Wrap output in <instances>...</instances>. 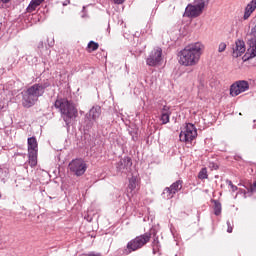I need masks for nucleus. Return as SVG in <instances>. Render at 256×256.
I'll list each match as a JSON object with an SVG mask.
<instances>
[{
    "mask_svg": "<svg viewBox=\"0 0 256 256\" xmlns=\"http://www.w3.org/2000/svg\"><path fill=\"white\" fill-rule=\"evenodd\" d=\"M51 87V80L44 79L38 83L29 86L21 92L22 106L25 109H31L39 101V97H43L45 92Z\"/></svg>",
    "mask_w": 256,
    "mask_h": 256,
    "instance_id": "obj_1",
    "label": "nucleus"
},
{
    "mask_svg": "<svg viewBox=\"0 0 256 256\" xmlns=\"http://www.w3.org/2000/svg\"><path fill=\"white\" fill-rule=\"evenodd\" d=\"M201 47H203V45L200 42L186 46L178 53L179 64L184 67H193L194 65H197L199 59H201Z\"/></svg>",
    "mask_w": 256,
    "mask_h": 256,
    "instance_id": "obj_2",
    "label": "nucleus"
},
{
    "mask_svg": "<svg viewBox=\"0 0 256 256\" xmlns=\"http://www.w3.org/2000/svg\"><path fill=\"white\" fill-rule=\"evenodd\" d=\"M54 107L59 109L61 117L65 122L67 129H69L71 127V123H73L74 119H77V116L79 115V111L77 110V107H75V103L67 98H60L55 101Z\"/></svg>",
    "mask_w": 256,
    "mask_h": 256,
    "instance_id": "obj_3",
    "label": "nucleus"
},
{
    "mask_svg": "<svg viewBox=\"0 0 256 256\" xmlns=\"http://www.w3.org/2000/svg\"><path fill=\"white\" fill-rule=\"evenodd\" d=\"M149 241H151V233L146 232L130 240L126 245V248L118 249L117 253L118 255H124V256L131 255L133 251H139V249L145 247V245H147Z\"/></svg>",
    "mask_w": 256,
    "mask_h": 256,
    "instance_id": "obj_4",
    "label": "nucleus"
},
{
    "mask_svg": "<svg viewBox=\"0 0 256 256\" xmlns=\"http://www.w3.org/2000/svg\"><path fill=\"white\" fill-rule=\"evenodd\" d=\"M197 138V128L195 124L187 123L184 130L180 132L179 139L182 143H192Z\"/></svg>",
    "mask_w": 256,
    "mask_h": 256,
    "instance_id": "obj_5",
    "label": "nucleus"
},
{
    "mask_svg": "<svg viewBox=\"0 0 256 256\" xmlns=\"http://www.w3.org/2000/svg\"><path fill=\"white\" fill-rule=\"evenodd\" d=\"M68 169L70 173H73L76 177H81L85 175V171H87V163H85L84 159L76 158L69 163Z\"/></svg>",
    "mask_w": 256,
    "mask_h": 256,
    "instance_id": "obj_6",
    "label": "nucleus"
},
{
    "mask_svg": "<svg viewBox=\"0 0 256 256\" xmlns=\"http://www.w3.org/2000/svg\"><path fill=\"white\" fill-rule=\"evenodd\" d=\"M245 91H249V82L246 80H237L230 86L231 97H237L241 93H245Z\"/></svg>",
    "mask_w": 256,
    "mask_h": 256,
    "instance_id": "obj_7",
    "label": "nucleus"
},
{
    "mask_svg": "<svg viewBox=\"0 0 256 256\" xmlns=\"http://www.w3.org/2000/svg\"><path fill=\"white\" fill-rule=\"evenodd\" d=\"M163 61V50L161 48L153 49L146 59L148 67H157Z\"/></svg>",
    "mask_w": 256,
    "mask_h": 256,
    "instance_id": "obj_8",
    "label": "nucleus"
},
{
    "mask_svg": "<svg viewBox=\"0 0 256 256\" xmlns=\"http://www.w3.org/2000/svg\"><path fill=\"white\" fill-rule=\"evenodd\" d=\"M251 38L248 39V45L249 49L247 53L244 55V61H249V59H253L256 57V24L255 26L251 29Z\"/></svg>",
    "mask_w": 256,
    "mask_h": 256,
    "instance_id": "obj_9",
    "label": "nucleus"
},
{
    "mask_svg": "<svg viewBox=\"0 0 256 256\" xmlns=\"http://www.w3.org/2000/svg\"><path fill=\"white\" fill-rule=\"evenodd\" d=\"M133 167V160L129 156H125L116 163V171L118 173H129Z\"/></svg>",
    "mask_w": 256,
    "mask_h": 256,
    "instance_id": "obj_10",
    "label": "nucleus"
},
{
    "mask_svg": "<svg viewBox=\"0 0 256 256\" xmlns=\"http://www.w3.org/2000/svg\"><path fill=\"white\" fill-rule=\"evenodd\" d=\"M203 3L201 4H197L194 3V5L189 4L186 7V15L187 17H199V15H201V13H203Z\"/></svg>",
    "mask_w": 256,
    "mask_h": 256,
    "instance_id": "obj_11",
    "label": "nucleus"
},
{
    "mask_svg": "<svg viewBox=\"0 0 256 256\" xmlns=\"http://www.w3.org/2000/svg\"><path fill=\"white\" fill-rule=\"evenodd\" d=\"M245 42L243 40H237L236 46L233 48V57H241L245 53Z\"/></svg>",
    "mask_w": 256,
    "mask_h": 256,
    "instance_id": "obj_12",
    "label": "nucleus"
},
{
    "mask_svg": "<svg viewBox=\"0 0 256 256\" xmlns=\"http://www.w3.org/2000/svg\"><path fill=\"white\" fill-rule=\"evenodd\" d=\"M86 117L92 119V121H96L101 117V106L95 105L93 106L88 113H86Z\"/></svg>",
    "mask_w": 256,
    "mask_h": 256,
    "instance_id": "obj_13",
    "label": "nucleus"
},
{
    "mask_svg": "<svg viewBox=\"0 0 256 256\" xmlns=\"http://www.w3.org/2000/svg\"><path fill=\"white\" fill-rule=\"evenodd\" d=\"M27 144H28V152L39 151V144L37 143V138L35 136L28 138Z\"/></svg>",
    "mask_w": 256,
    "mask_h": 256,
    "instance_id": "obj_14",
    "label": "nucleus"
},
{
    "mask_svg": "<svg viewBox=\"0 0 256 256\" xmlns=\"http://www.w3.org/2000/svg\"><path fill=\"white\" fill-rule=\"evenodd\" d=\"M39 151H30L28 152V163L30 167H37V153Z\"/></svg>",
    "mask_w": 256,
    "mask_h": 256,
    "instance_id": "obj_15",
    "label": "nucleus"
},
{
    "mask_svg": "<svg viewBox=\"0 0 256 256\" xmlns=\"http://www.w3.org/2000/svg\"><path fill=\"white\" fill-rule=\"evenodd\" d=\"M93 125H95V120H93V118H89L85 115V120H84V131L89 133V131H91V129H93Z\"/></svg>",
    "mask_w": 256,
    "mask_h": 256,
    "instance_id": "obj_16",
    "label": "nucleus"
},
{
    "mask_svg": "<svg viewBox=\"0 0 256 256\" xmlns=\"http://www.w3.org/2000/svg\"><path fill=\"white\" fill-rule=\"evenodd\" d=\"M176 193L173 191L171 187H166L162 192L163 199L169 200L175 197Z\"/></svg>",
    "mask_w": 256,
    "mask_h": 256,
    "instance_id": "obj_17",
    "label": "nucleus"
},
{
    "mask_svg": "<svg viewBox=\"0 0 256 256\" xmlns=\"http://www.w3.org/2000/svg\"><path fill=\"white\" fill-rule=\"evenodd\" d=\"M137 176L132 175L131 178H129V184H128V191H130V193H133V191H135V189H137Z\"/></svg>",
    "mask_w": 256,
    "mask_h": 256,
    "instance_id": "obj_18",
    "label": "nucleus"
},
{
    "mask_svg": "<svg viewBox=\"0 0 256 256\" xmlns=\"http://www.w3.org/2000/svg\"><path fill=\"white\" fill-rule=\"evenodd\" d=\"M211 203H214V207H213L214 215H216V217H219L222 211L221 202H219V200L212 199Z\"/></svg>",
    "mask_w": 256,
    "mask_h": 256,
    "instance_id": "obj_19",
    "label": "nucleus"
},
{
    "mask_svg": "<svg viewBox=\"0 0 256 256\" xmlns=\"http://www.w3.org/2000/svg\"><path fill=\"white\" fill-rule=\"evenodd\" d=\"M170 188L176 194L179 193V191H181V189H183V180H177L176 182L172 183L170 185Z\"/></svg>",
    "mask_w": 256,
    "mask_h": 256,
    "instance_id": "obj_20",
    "label": "nucleus"
},
{
    "mask_svg": "<svg viewBox=\"0 0 256 256\" xmlns=\"http://www.w3.org/2000/svg\"><path fill=\"white\" fill-rule=\"evenodd\" d=\"M39 3H37L35 0H31L28 7L26 8L27 13H33L37 7H39Z\"/></svg>",
    "mask_w": 256,
    "mask_h": 256,
    "instance_id": "obj_21",
    "label": "nucleus"
},
{
    "mask_svg": "<svg viewBox=\"0 0 256 256\" xmlns=\"http://www.w3.org/2000/svg\"><path fill=\"white\" fill-rule=\"evenodd\" d=\"M170 119H171V114L161 113L160 121H161L162 125H167V123H169Z\"/></svg>",
    "mask_w": 256,
    "mask_h": 256,
    "instance_id": "obj_22",
    "label": "nucleus"
},
{
    "mask_svg": "<svg viewBox=\"0 0 256 256\" xmlns=\"http://www.w3.org/2000/svg\"><path fill=\"white\" fill-rule=\"evenodd\" d=\"M88 51L89 53L93 52V51H97V49H99V43L95 42V41H90L88 43Z\"/></svg>",
    "mask_w": 256,
    "mask_h": 256,
    "instance_id": "obj_23",
    "label": "nucleus"
},
{
    "mask_svg": "<svg viewBox=\"0 0 256 256\" xmlns=\"http://www.w3.org/2000/svg\"><path fill=\"white\" fill-rule=\"evenodd\" d=\"M198 179H201V181H203V179H209V174H207V169L206 168H202L199 171Z\"/></svg>",
    "mask_w": 256,
    "mask_h": 256,
    "instance_id": "obj_24",
    "label": "nucleus"
},
{
    "mask_svg": "<svg viewBox=\"0 0 256 256\" xmlns=\"http://www.w3.org/2000/svg\"><path fill=\"white\" fill-rule=\"evenodd\" d=\"M256 9V0H252L245 8L246 11L253 13Z\"/></svg>",
    "mask_w": 256,
    "mask_h": 256,
    "instance_id": "obj_25",
    "label": "nucleus"
},
{
    "mask_svg": "<svg viewBox=\"0 0 256 256\" xmlns=\"http://www.w3.org/2000/svg\"><path fill=\"white\" fill-rule=\"evenodd\" d=\"M129 135L132 137V141L137 142L139 140V134L137 133V130H129Z\"/></svg>",
    "mask_w": 256,
    "mask_h": 256,
    "instance_id": "obj_26",
    "label": "nucleus"
},
{
    "mask_svg": "<svg viewBox=\"0 0 256 256\" xmlns=\"http://www.w3.org/2000/svg\"><path fill=\"white\" fill-rule=\"evenodd\" d=\"M153 252L157 251L159 249V238H154V241L152 242Z\"/></svg>",
    "mask_w": 256,
    "mask_h": 256,
    "instance_id": "obj_27",
    "label": "nucleus"
},
{
    "mask_svg": "<svg viewBox=\"0 0 256 256\" xmlns=\"http://www.w3.org/2000/svg\"><path fill=\"white\" fill-rule=\"evenodd\" d=\"M227 185H229V187H231L233 193H235V191H237L239 188L233 184V182L231 180H226Z\"/></svg>",
    "mask_w": 256,
    "mask_h": 256,
    "instance_id": "obj_28",
    "label": "nucleus"
},
{
    "mask_svg": "<svg viewBox=\"0 0 256 256\" xmlns=\"http://www.w3.org/2000/svg\"><path fill=\"white\" fill-rule=\"evenodd\" d=\"M225 49H227V44H225V42H221L218 47L219 53H223V51H225Z\"/></svg>",
    "mask_w": 256,
    "mask_h": 256,
    "instance_id": "obj_29",
    "label": "nucleus"
},
{
    "mask_svg": "<svg viewBox=\"0 0 256 256\" xmlns=\"http://www.w3.org/2000/svg\"><path fill=\"white\" fill-rule=\"evenodd\" d=\"M161 113L171 114V106L164 105L161 109Z\"/></svg>",
    "mask_w": 256,
    "mask_h": 256,
    "instance_id": "obj_30",
    "label": "nucleus"
},
{
    "mask_svg": "<svg viewBox=\"0 0 256 256\" xmlns=\"http://www.w3.org/2000/svg\"><path fill=\"white\" fill-rule=\"evenodd\" d=\"M209 167H210V169L217 171V169H219V164H217L215 162H210Z\"/></svg>",
    "mask_w": 256,
    "mask_h": 256,
    "instance_id": "obj_31",
    "label": "nucleus"
},
{
    "mask_svg": "<svg viewBox=\"0 0 256 256\" xmlns=\"http://www.w3.org/2000/svg\"><path fill=\"white\" fill-rule=\"evenodd\" d=\"M227 233H233V226L230 221H227Z\"/></svg>",
    "mask_w": 256,
    "mask_h": 256,
    "instance_id": "obj_32",
    "label": "nucleus"
},
{
    "mask_svg": "<svg viewBox=\"0 0 256 256\" xmlns=\"http://www.w3.org/2000/svg\"><path fill=\"white\" fill-rule=\"evenodd\" d=\"M249 17H251L250 11H249V10H245L243 19H244L245 21H247V19H248Z\"/></svg>",
    "mask_w": 256,
    "mask_h": 256,
    "instance_id": "obj_33",
    "label": "nucleus"
},
{
    "mask_svg": "<svg viewBox=\"0 0 256 256\" xmlns=\"http://www.w3.org/2000/svg\"><path fill=\"white\" fill-rule=\"evenodd\" d=\"M194 3L201 5V3L203 4V8H205V0H194Z\"/></svg>",
    "mask_w": 256,
    "mask_h": 256,
    "instance_id": "obj_34",
    "label": "nucleus"
},
{
    "mask_svg": "<svg viewBox=\"0 0 256 256\" xmlns=\"http://www.w3.org/2000/svg\"><path fill=\"white\" fill-rule=\"evenodd\" d=\"M115 5H123L125 3V0H113Z\"/></svg>",
    "mask_w": 256,
    "mask_h": 256,
    "instance_id": "obj_35",
    "label": "nucleus"
},
{
    "mask_svg": "<svg viewBox=\"0 0 256 256\" xmlns=\"http://www.w3.org/2000/svg\"><path fill=\"white\" fill-rule=\"evenodd\" d=\"M69 3H71V1H69V0H64V1L62 2V5H63V7H67V5H69Z\"/></svg>",
    "mask_w": 256,
    "mask_h": 256,
    "instance_id": "obj_36",
    "label": "nucleus"
},
{
    "mask_svg": "<svg viewBox=\"0 0 256 256\" xmlns=\"http://www.w3.org/2000/svg\"><path fill=\"white\" fill-rule=\"evenodd\" d=\"M87 256H101V253L90 252Z\"/></svg>",
    "mask_w": 256,
    "mask_h": 256,
    "instance_id": "obj_37",
    "label": "nucleus"
},
{
    "mask_svg": "<svg viewBox=\"0 0 256 256\" xmlns=\"http://www.w3.org/2000/svg\"><path fill=\"white\" fill-rule=\"evenodd\" d=\"M82 18H85V17H87V14L85 13V6H83V8H82Z\"/></svg>",
    "mask_w": 256,
    "mask_h": 256,
    "instance_id": "obj_38",
    "label": "nucleus"
},
{
    "mask_svg": "<svg viewBox=\"0 0 256 256\" xmlns=\"http://www.w3.org/2000/svg\"><path fill=\"white\" fill-rule=\"evenodd\" d=\"M38 49H43V41H40L38 44Z\"/></svg>",
    "mask_w": 256,
    "mask_h": 256,
    "instance_id": "obj_39",
    "label": "nucleus"
},
{
    "mask_svg": "<svg viewBox=\"0 0 256 256\" xmlns=\"http://www.w3.org/2000/svg\"><path fill=\"white\" fill-rule=\"evenodd\" d=\"M234 159H235V161H239V160L241 159V156L235 155V156H234Z\"/></svg>",
    "mask_w": 256,
    "mask_h": 256,
    "instance_id": "obj_40",
    "label": "nucleus"
},
{
    "mask_svg": "<svg viewBox=\"0 0 256 256\" xmlns=\"http://www.w3.org/2000/svg\"><path fill=\"white\" fill-rule=\"evenodd\" d=\"M34 1L37 2L38 5H41V3H43V1H45V0H34Z\"/></svg>",
    "mask_w": 256,
    "mask_h": 256,
    "instance_id": "obj_41",
    "label": "nucleus"
},
{
    "mask_svg": "<svg viewBox=\"0 0 256 256\" xmlns=\"http://www.w3.org/2000/svg\"><path fill=\"white\" fill-rule=\"evenodd\" d=\"M53 45H55V42H54V41H51L50 43H48V46H49V47H53Z\"/></svg>",
    "mask_w": 256,
    "mask_h": 256,
    "instance_id": "obj_42",
    "label": "nucleus"
},
{
    "mask_svg": "<svg viewBox=\"0 0 256 256\" xmlns=\"http://www.w3.org/2000/svg\"><path fill=\"white\" fill-rule=\"evenodd\" d=\"M2 1V3H9V1H11V0H1Z\"/></svg>",
    "mask_w": 256,
    "mask_h": 256,
    "instance_id": "obj_43",
    "label": "nucleus"
}]
</instances>
